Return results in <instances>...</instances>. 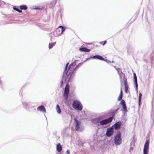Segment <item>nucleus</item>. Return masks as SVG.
<instances>
[{"mask_svg":"<svg viewBox=\"0 0 154 154\" xmlns=\"http://www.w3.org/2000/svg\"><path fill=\"white\" fill-rule=\"evenodd\" d=\"M56 110L57 112L58 113H61V110L59 106L58 105H57L56 106Z\"/></svg>","mask_w":154,"mask_h":154,"instance_id":"20","label":"nucleus"},{"mask_svg":"<svg viewBox=\"0 0 154 154\" xmlns=\"http://www.w3.org/2000/svg\"><path fill=\"white\" fill-rule=\"evenodd\" d=\"M121 125V122H119L114 124L113 125V126L114 127V128L115 129L117 130L120 128Z\"/></svg>","mask_w":154,"mask_h":154,"instance_id":"10","label":"nucleus"},{"mask_svg":"<svg viewBox=\"0 0 154 154\" xmlns=\"http://www.w3.org/2000/svg\"><path fill=\"white\" fill-rule=\"evenodd\" d=\"M20 8L22 10H26L27 9V7L26 5H21L20 7Z\"/></svg>","mask_w":154,"mask_h":154,"instance_id":"16","label":"nucleus"},{"mask_svg":"<svg viewBox=\"0 0 154 154\" xmlns=\"http://www.w3.org/2000/svg\"><path fill=\"white\" fill-rule=\"evenodd\" d=\"M63 81H61V84L62 85L63 84Z\"/></svg>","mask_w":154,"mask_h":154,"instance_id":"29","label":"nucleus"},{"mask_svg":"<svg viewBox=\"0 0 154 154\" xmlns=\"http://www.w3.org/2000/svg\"><path fill=\"white\" fill-rule=\"evenodd\" d=\"M56 43V42H55L54 43H50L48 47L49 49L51 48Z\"/></svg>","mask_w":154,"mask_h":154,"instance_id":"19","label":"nucleus"},{"mask_svg":"<svg viewBox=\"0 0 154 154\" xmlns=\"http://www.w3.org/2000/svg\"><path fill=\"white\" fill-rule=\"evenodd\" d=\"M62 148L61 146L60 143H58L57 145V150L58 152H60L61 151Z\"/></svg>","mask_w":154,"mask_h":154,"instance_id":"14","label":"nucleus"},{"mask_svg":"<svg viewBox=\"0 0 154 154\" xmlns=\"http://www.w3.org/2000/svg\"><path fill=\"white\" fill-rule=\"evenodd\" d=\"M37 110H39L40 111H41L43 112H46V110L45 107L42 105L39 106L37 108Z\"/></svg>","mask_w":154,"mask_h":154,"instance_id":"12","label":"nucleus"},{"mask_svg":"<svg viewBox=\"0 0 154 154\" xmlns=\"http://www.w3.org/2000/svg\"><path fill=\"white\" fill-rule=\"evenodd\" d=\"M120 104L122 105L125 104V101L123 100H122L121 101Z\"/></svg>","mask_w":154,"mask_h":154,"instance_id":"25","label":"nucleus"},{"mask_svg":"<svg viewBox=\"0 0 154 154\" xmlns=\"http://www.w3.org/2000/svg\"><path fill=\"white\" fill-rule=\"evenodd\" d=\"M1 83V81L0 80V83Z\"/></svg>","mask_w":154,"mask_h":154,"instance_id":"30","label":"nucleus"},{"mask_svg":"<svg viewBox=\"0 0 154 154\" xmlns=\"http://www.w3.org/2000/svg\"><path fill=\"white\" fill-rule=\"evenodd\" d=\"M134 82H137V77L135 73L134 74Z\"/></svg>","mask_w":154,"mask_h":154,"instance_id":"22","label":"nucleus"},{"mask_svg":"<svg viewBox=\"0 0 154 154\" xmlns=\"http://www.w3.org/2000/svg\"><path fill=\"white\" fill-rule=\"evenodd\" d=\"M69 86L68 84H67L65 87L63 96L65 97V100H67L68 99V95L69 93Z\"/></svg>","mask_w":154,"mask_h":154,"instance_id":"5","label":"nucleus"},{"mask_svg":"<svg viewBox=\"0 0 154 154\" xmlns=\"http://www.w3.org/2000/svg\"><path fill=\"white\" fill-rule=\"evenodd\" d=\"M65 28L62 26H59L56 29L54 32V35L55 36H58L60 35L65 30Z\"/></svg>","mask_w":154,"mask_h":154,"instance_id":"4","label":"nucleus"},{"mask_svg":"<svg viewBox=\"0 0 154 154\" xmlns=\"http://www.w3.org/2000/svg\"><path fill=\"white\" fill-rule=\"evenodd\" d=\"M107 43L106 41H104L101 42H100V44L101 45H104L105 44H106Z\"/></svg>","mask_w":154,"mask_h":154,"instance_id":"23","label":"nucleus"},{"mask_svg":"<svg viewBox=\"0 0 154 154\" xmlns=\"http://www.w3.org/2000/svg\"><path fill=\"white\" fill-rule=\"evenodd\" d=\"M79 50L85 52H88L90 51L91 50L87 49L86 48H80L79 49Z\"/></svg>","mask_w":154,"mask_h":154,"instance_id":"13","label":"nucleus"},{"mask_svg":"<svg viewBox=\"0 0 154 154\" xmlns=\"http://www.w3.org/2000/svg\"><path fill=\"white\" fill-rule=\"evenodd\" d=\"M113 128L112 127L108 128L107 129L106 134L107 136L109 137L111 136L113 134Z\"/></svg>","mask_w":154,"mask_h":154,"instance_id":"9","label":"nucleus"},{"mask_svg":"<svg viewBox=\"0 0 154 154\" xmlns=\"http://www.w3.org/2000/svg\"><path fill=\"white\" fill-rule=\"evenodd\" d=\"M113 119V117H111L107 119L101 121L100 122V124L102 125L108 124L112 121Z\"/></svg>","mask_w":154,"mask_h":154,"instance_id":"6","label":"nucleus"},{"mask_svg":"<svg viewBox=\"0 0 154 154\" xmlns=\"http://www.w3.org/2000/svg\"><path fill=\"white\" fill-rule=\"evenodd\" d=\"M149 142V140H147L145 143L143 150V154H148Z\"/></svg>","mask_w":154,"mask_h":154,"instance_id":"7","label":"nucleus"},{"mask_svg":"<svg viewBox=\"0 0 154 154\" xmlns=\"http://www.w3.org/2000/svg\"><path fill=\"white\" fill-rule=\"evenodd\" d=\"M66 153L68 154H69L70 153V151L69 150H68L67 151H66Z\"/></svg>","mask_w":154,"mask_h":154,"instance_id":"28","label":"nucleus"},{"mask_svg":"<svg viewBox=\"0 0 154 154\" xmlns=\"http://www.w3.org/2000/svg\"><path fill=\"white\" fill-rule=\"evenodd\" d=\"M13 9L14 10H15L19 13H21L22 12V11L21 10L15 7H14Z\"/></svg>","mask_w":154,"mask_h":154,"instance_id":"21","label":"nucleus"},{"mask_svg":"<svg viewBox=\"0 0 154 154\" xmlns=\"http://www.w3.org/2000/svg\"><path fill=\"white\" fill-rule=\"evenodd\" d=\"M122 89L121 88L120 94L119 96L118 97V99H117L118 100V101L120 100H122Z\"/></svg>","mask_w":154,"mask_h":154,"instance_id":"15","label":"nucleus"},{"mask_svg":"<svg viewBox=\"0 0 154 154\" xmlns=\"http://www.w3.org/2000/svg\"><path fill=\"white\" fill-rule=\"evenodd\" d=\"M128 87H125V91L126 93H127V91L128 90Z\"/></svg>","mask_w":154,"mask_h":154,"instance_id":"26","label":"nucleus"},{"mask_svg":"<svg viewBox=\"0 0 154 154\" xmlns=\"http://www.w3.org/2000/svg\"><path fill=\"white\" fill-rule=\"evenodd\" d=\"M72 106L74 109L78 110L81 111L83 107L81 103L77 100H75L73 102Z\"/></svg>","mask_w":154,"mask_h":154,"instance_id":"2","label":"nucleus"},{"mask_svg":"<svg viewBox=\"0 0 154 154\" xmlns=\"http://www.w3.org/2000/svg\"><path fill=\"white\" fill-rule=\"evenodd\" d=\"M68 65V63L66 65L63 74V77L66 78L70 74V76H71V75L73 74L75 71L76 70L78 67H79V65L76 66L75 63H73L69 65L68 69H67Z\"/></svg>","mask_w":154,"mask_h":154,"instance_id":"1","label":"nucleus"},{"mask_svg":"<svg viewBox=\"0 0 154 154\" xmlns=\"http://www.w3.org/2000/svg\"><path fill=\"white\" fill-rule=\"evenodd\" d=\"M92 58L93 59H98L101 60H105V59L103 57L98 55L94 56L92 57Z\"/></svg>","mask_w":154,"mask_h":154,"instance_id":"11","label":"nucleus"},{"mask_svg":"<svg viewBox=\"0 0 154 154\" xmlns=\"http://www.w3.org/2000/svg\"><path fill=\"white\" fill-rule=\"evenodd\" d=\"M135 82V85L136 89L137 90V87H138V85H137V82Z\"/></svg>","mask_w":154,"mask_h":154,"instance_id":"27","label":"nucleus"},{"mask_svg":"<svg viewBox=\"0 0 154 154\" xmlns=\"http://www.w3.org/2000/svg\"><path fill=\"white\" fill-rule=\"evenodd\" d=\"M122 106L123 109L125 111H126L127 110V107L126 106V104L123 105H122Z\"/></svg>","mask_w":154,"mask_h":154,"instance_id":"24","label":"nucleus"},{"mask_svg":"<svg viewBox=\"0 0 154 154\" xmlns=\"http://www.w3.org/2000/svg\"><path fill=\"white\" fill-rule=\"evenodd\" d=\"M123 80L124 82V85L125 86V87H128V85L127 83V79L125 77H124L123 79Z\"/></svg>","mask_w":154,"mask_h":154,"instance_id":"17","label":"nucleus"},{"mask_svg":"<svg viewBox=\"0 0 154 154\" xmlns=\"http://www.w3.org/2000/svg\"><path fill=\"white\" fill-rule=\"evenodd\" d=\"M114 141L116 145H119L122 143L121 133L120 131H118L117 134L115 135Z\"/></svg>","mask_w":154,"mask_h":154,"instance_id":"3","label":"nucleus"},{"mask_svg":"<svg viewBox=\"0 0 154 154\" xmlns=\"http://www.w3.org/2000/svg\"><path fill=\"white\" fill-rule=\"evenodd\" d=\"M142 95L141 93H140L139 94L138 102H139V106H140V104H141V98Z\"/></svg>","mask_w":154,"mask_h":154,"instance_id":"18","label":"nucleus"},{"mask_svg":"<svg viewBox=\"0 0 154 154\" xmlns=\"http://www.w3.org/2000/svg\"><path fill=\"white\" fill-rule=\"evenodd\" d=\"M74 126L76 131H79L80 129V125L81 122L75 118H74Z\"/></svg>","mask_w":154,"mask_h":154,"instance_id":"8","label":"nucleus"}]
</instances>
